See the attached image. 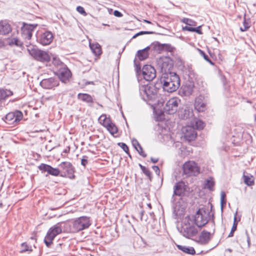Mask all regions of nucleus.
<instances>
[{
  "instance_id": "f257e3e1",
  "label": "nucleus",
  "mask_w": 256,
  "mask_h": 256,
  "mask_svg": "<svg viewBox=\"0 0 256 256\" xmlns=\"http://www.w3.org/2000/svg\"><path fill=\"white\" fill-rule=\"evenodd\" d=\"M162 88L164 91L172 92L176 91L180 86V79L174 72H170L163 74L161 78Z\"/></svg>"
},
{
  "instance_id": "f03ea898",
  "label": "nucleus",
  "mask_w": 256,
  "mask_h": 256,
  "mask_svg": "<svg viewBox=\"0 0 256 256\" xmlns=\"http://www.w3.org/2000/svg\"><path fill=\"white\" fill-rule=\"evenodd\" d=\"M195 225L193 216H188L182 220L180 232L185 238L192 239L198 235V232Z\"/></svg>"
},
{
  "instance_id": "7ed1b4c3",
  "label": "nucleus",
  "mask_w": 256,
  "mask_h": 256,
  "mask_svg": "<svg viewBox=\"0 0 256 256\" xmlns=\"http://www.w3.org/2000/svg\"><path fill=\"white\" fill-rule=\"evenodd\" d=\"M134 64L138 80L141 76L148 82L153 80L156 78V70L151 65L146 64L141 70L140 64L136 59L134 60Z\"/></svg>"
},
{
  "instance_id": "20e7f679",
  "label": "nucleus",
  "mask_w": 256,
  "mask_h": 256,
  "mask_svg": "<svg viewBox=\"0 0 256 256\" xmlns=\"http://www.w3.org/2000/svg\"><path fill=\"white\" fill-rule=\"evenodd\" d=\"M66 222H60L51 227L45 236L44 242L48 247L50 246L54 238L62 232H68Z\"/></svg>"
},
{
  "instance_id": "39448f33",
  "label": "nucleus",
  "mask_w": 256,
  "mask_h": 256,
  "mask_svg": "<svg viewBox=\"0 0 256 256\" xmlns=\"http://www.w3.org/2000/svg\"><path fill=\"white\" fill-rule=\"evenodd\" d=\"M140 95L147 102L154 101L157 98L158 89L152 84H140Z\"/></svg>"
},
{
  "instance_id": "423d86ee",
  "label": "nucleus",
  "mask_w": 256,
  "mask_h": 256,
  "mask_svg": "<svg viewBox=\"0 0 256 256\" xmlns=\"http://www.w3.org/2000/svg\"><path fill=\"white\" fill-rule=\"evenodd\" d=\"M68 232H76L88 228L90 225V218L80 216L72 222H66Z\"/></svg>"
},
{
  "instance_id": "0eeeda50",
  "label": "nucleus",
  "mask_w": 256,
  "mask_h": 256,
  "mask_svg": "<svg viewBox=\"0 0 256 256\" xmlns=\"http://www.w3.org/2000/svg\"><path fill=\"white\" fill-rule=\"evenodd\" d=\"M185 186L186 185L184 182H176L174 186V194L172 198V201L173 202L174 212L176 216L182 214L184 211V208L180 204V202H178V203L174 202L176 200L174 198V196H181L183 195L185 191Z\"/></svg>"
},
{
  "instance_id": "6e6552de",
  "label": "nucleus",
  "mask_w": 256,
  "mask_h": 256,
  "mask_svg": "<svg viewBox=\"0 0 256 256\" xmlns=\"http://www.w3.org/2000/svg\"><path fill=\"white\" fill-rule=\"evenodd\" d=\"M27 50L29 54L37 60L45 62H48L50 60V56L46 52L32 46L28 48Z\"/></svg>"
},
{
  "instance_id": "1a4fd4ad",
  "label": "nucleus",
  "mask_w": 256,
  "mask_h": 256,
  "mask_svg": "<svg viewBox=\"0 0 256 256\" xmlns=\"http://www.w3.org/2000/svg\"><path fill=\"white\" fill-rule=\"evenodd\" d=\"M208 219V213L203 208H200L193 217L194 224L198 228H202L206 224Z\"/></svg>"
},
{
  "instance_id": "9d476101",
  "label": "nucleus",
  "mask_w": 256,
  "mask_h": 256,
  "mask_svg": "<svg viewBox=\"0 0 256 256\" xmlns=\"http://www.w3.org/2000/svg\"><path fill=\"white\" fill-rule=\"evenodd\" d=\"M59 170L60 171V176L67 177L70 179L74 178V168L72 164L68 162H64L58 165Z\"/></svg>"
},
{
  "instance_id": "9b49d317",
  "label": "nucleus",
  "mask_w": 256,
  "mask_h": 256,
  "mask_svg": "<svg viewBox=\"0 0 256 256\" xmlns=\"http://www.w3.org/2000/svg\"><path fill=\"white\" fill-rule=\"evenodd\" d=\"M184 174L190 176H196L200 172V168L198 164L194 161L186 162L182 166Z\"/></svg>"
},
{
  "instance_id": "f8f14e48",
  "label": "nucleus",
  "mask_w": 256,
  "mask_h": 256,
  "mask_svg": "<svg viewBox=\"0 0 256 256\" xmlns=\"http://www.w3.org/2000/svg\"><path fill=\"white\" fill-rule=\"evenodd\" d=\"M36 26L32 24H24L22 28V36L25 40L26 45L27 46H28V45L31 44L30 40L32 38V32L36 28Z\"/></svg>"
},
{
  "instance_id": "ddd939ff",
  "label": "nucleus",
  "mask_w": 256,
  "mask_h": 256,
  "mask_svg": "<svg viewBox=\"0 0 256 256\" xmlns=\"http://www.w3.org/2000/svg\"><path fill=\"white\" fill-rule=\"evenodd\" d=\"M180 100L177 98H172L169 100L166 104L164 110L166 112L172 114L176 112L178 110Z\"/></svg>"
},
{
  "instance_id": "4468645a",
  "label": "nucleus",
  "mask_w": 256,
  "mask_h": 256,
  "mask_svg": "<svg viewBox=\"0 0 256 256\" xmlns=\"http://www.w3.org/2000/svg\"><path fill=\"white\" fill-rule=\"evenodd\" d=\"M22 113L18 110L8 114L5 116V122L8 124H14L19 122L22 118Z\"/></svg>"
},
{
  "instance_id": "2eb2a0df",
  "label": "nucleus",
  "mask_w": 256,
  "mask_h": 256,
  "mask_svg": "<svg viewBox=\"0 0 256 256\" xmlns=\"http://www.w3.org/2000/svg\"><path fill=\"white\" fill-rule=\"evenodd\" d=\"M54 39V34L50 31H45L37 37V41L42 46L50 44Z\"/></svg>"
},
{
  "instance_id": "dca6fc26",
  "label": "nucleus",
  "mask_w": 256,
  "mask_h": 256,
  "mask_svg": "<svg viewBox=\"0 0 256 256\" xmlns=\"http://www.w3.org/2000/svg\"><path fill=\"white\" fill-rule=\"evenodd\" d=\"M62 66L58 70L56 74L59 79L62 82L66 83L69 80L72 74L66 65Z\"/></svg>"
},
{
  "instance_id": "f3484780",
  "label": "nucleus",
  "mask_w": 256,
  "mask_h": 256,
  "mask_svg": "<svg viewBox=\"0 0 256 256\" xmlns=\"http://www.w3.org/2000/svg\"><path fill=\"white\" fill-rule=\"evenodd\" d=\"M182 132L184 138L188 141L194 140L197 135L194 128L190 126L183 127Z\"/></svg>"
},
{
  "instance_id": "a211bd4d",
  "label": "nucleus",
  "mask_w": 256,
  "mask_h": 256,
  "mask_svg": "<svg viewBox=\"0 0 256 256\" xmlns=\"http://www.w3.org/2000/svg\"><path fill=\"white\" fill-rule=\"evenodd\" d=\"M58 84V80L54 78L43 79L40 82V85L45 89H52Z\"/></svg>"
},
{
  "instance_id": "6ab92c4d",
  "label": "nucleus",
  "mask_w": 256,
  "mask_h": 256,
  "mask_svg": "<svg viewBox=\"0 0 256 256\" xmlns=\"http://www.w3.org/2000/svg\"><path fill=\"white\" fill-rule=\"evenodd\" d=\"M207 100L203 96L200 95L196 98L194 108L199 112H204L206 109Z\"/></svg>"
},
{
  "instance_id": "aec40b11",
  "label": "nucleus",
  "mask_w": 256,
  "mask_h": 256,
  "mask_svg": "<svg viewBox=\"0 0 256 256\" xmlns=\"http://www.w3.org/2000/svg\"><path fill=\"white\" fill-rule=\"evenodd\" d=\"M38 168L44 172H47L49 174L57 176H60V171L58 168H54L50 165L41 164L38 166Z\"/></svg>"
},
{
  "instance_id": "412c9836",
  "label": "nucleus",
  "mask_w": 256,
  "mask_h": 256,
  "mask_svg": "<svg viewBox=\"0 0 256 256\" xmlns=\"http://www.w3.org/2000/svg\"><path fill=\"white\" fill-rule=\"evenodd\" d=\"M12 30L10 24L6 20L0 21V35L8 34Z\"/></svg>"
},
{
  "instance_id": "4be33fe9",
  "label": "nucleus",
  "mask_w": 256,
  "mask_h": 256,
  "mask_svg": "<svg viewBox=\"0 0 256 256\" xmlns=\"http://www.w3.org/2000/svg\"><path fill=\"white\" fill-rule=\"evenodd\" d=\"M150 49V46H147L146 48L139 50L137 52L136 56L140 60H144L146 59L148 56V50Z\"/></svg>"
},
{
  "instance_id": "5701e85b",
  "label": "nucleus",
  "mask_w": 256,
  "mask_h": 256,
  "mask_svg": "<svg viewBox=\"0 0 256 256\" xmlns=\"http://www.w3.org/2000/svg\"><path fill=\"white\" fill-rule=\"evenodd\" d=\"M179 116L181 118L187 119L192 116V110L190 108H186L180 110Z\"/></svg>"
},
{
  "instance_id": "b1692460",
  "label": "nucleus",
  "mask_w": 256,
  "mask_h": 256,
  "mask_svg": "<svg viewBox=\"0 0 256 256\" xmlns=\"http://www.w3.org/2000/svg\"><path fill=\"white\" fill-rule=\"evenodd\" d=\"M210 232H208L206 230H203L200 236H199V240L202 244H206L208 241L210 240Z\"/></svg>"
},
{
  "instance_id": "393cba45",
  "label": "nucleus",
  "mask_w": 256,
  "mask_h": 256,
  "mask_svg": "<svg viewBox=\"0 0 256 256\" xmlns=\"http://www.w3.org/2000/svg\"><path fill=\"white\" fill-rule=\"evenodd\" d=\"M90 47L92 52L96 56H100L102 52L101 46L98 42L94 44H92L90 42Z\"/></svg>"
},
{
  "instance_id": "a878e982",
  "label": "nucleus",
  "mask_w": 256,
  "mask_h": 256,
  "mask_svg": "<svg viewBox=\"0 0 256 256\" xmlns=\"http://www.w3.org/2000/svg\"><path fill=\"white\" fill-rule=\"evenodd\" d=\"M78 100L88 104L93 102V99L91 96L87 94H79L78 96Z\"/></svg>"
},
{
  "instance_id": "bb28decb",
  "label": "nucleus",
  "mask_w": 256,
  "mask_h": 256,
  "mask_svg": "<svg viewBox=\"0 0 256 256\" xmlns=\"http://www.w3.org/2000/svg\"><path fill=\"white\" fill-rule=\"evenodd\" d=\"M177 247L180 250L188 254H194L196 252L194 248L192 246L178 245Z\"/></svg>"
},
{
  "instance_id": "cd10ccee",
  "label": "nucleus",
  "mask_w": 256,
  "mask_h": 256,
  "mask_svg": "<svg viewBox=\"0 0 256 256\" xmlns=\"http://www.w3.org/2000/svg\"><path fill=\"white\" fill-rule=\"evenodd\" d=\"M98 120L99 122L105 128L111 122L110 118L107 117L105 114H102Z\"/></svg>"
},
{
  "instance_id": "c85d7f7f",
  "label": "nucleus",
  "mask_w": 256,
  "mask_h": 256,
  "mask_svg": "<svg viewBox=\"0 0 256 256\" xmlns=\"http://www.w3.org/2000/svg\"><path fill=\"white\" fill-rule=\"evenodd\" d=\"M8 43L10 46H20L22 45V42L17 38H8Z\"/></svg>"
},
{
  "instance_id": "c756f323",
  "label": "nucleus",
  "mask_w": 256,
  "mask_h": 256,
  "mask_svg": "<svg viewBox=\"0 0 256 256\" xmlns=\"http://www.w3.org/2000/svg\"><path fill=\"white\" fill-rule=\"evenodd\" d=\"M154 50L158 53L161 52L166 46V44H161L158 42L154 43L152 45Z\"/></svg>"
},
{
  "instance_id": "7c9ffc66",
  "label": "nucleus",
  "mask_w": 256,
  "mask_h": 256,
  "mask_svg": "<svg viewBox=\"0 0 256 256\" xmlns=\"http://www.w3.org/2000/svg\"><path fill=\"white\" fill-rule=\"evenodd\" d=\"M107 130L112 135L116 134L118 132V128L116 125L112 122L108 123V126H106Z\"/></svg>"
},
{
  "instance_id": "2f4dec72",
  "label": "nucleus",
  "mask_w": 256,
  "mask_h": 256,
  "mask_svg": "<svg viewBox=\"0 0 256 256\" xmlns=\"http://www.w3.org/2000/svg\"><path fill=\"white\" fill-rule=\"evenodd\" d=\"M12 95V92L8 90L0 89V100Z\"/></svg>"
},
{
  "instance_id": "473e14b6",
  "label": "nucleus",
  "mask_w": 256,
  "mask_h": 256,
  "mask_svg": "<svg viewBox=\"0 0 256 256\" xmlns=\"http://www.w3.org/2000/svg\"><path fill=\"white\" fill-rule=\"evenodd\" d=\"M52 64L54 66H56L57 68V69L58 70L60 68L62 67V65H65L64 63H62L59 58L54 56L52 60Z\"/></svg>"
},
{
  "instance_id": "72a5a7b5",
  "label": "nucleus",
  "mask_w": 256,
  "mask_h": 256,
  "mask_svg": "<svg viewBox=\"0 0 256 256\" xmlns=\"http://www.w3.org/2000/svg\"><path fill=\"white\" fill-rule=\"evenodd\" d=\"M244 182L246 185L251 186L254 184V180L252 176H244Z\"/></svg>"
},
{
  "instance_id": "f704fd0d",
  "label": "nucleus",
  "mask_w": 256,
  "mask_h": 256,
  "mask_svg": "<svg viewBox=\"0 0 256 256\" xmlns=\"http://www.w3.org/2000/svg\"><path fill=\"white\" fill-rule=\"evenodd\" d=\"M214 186V182L212 179L207 180L204 184V188L212 190Z\"/></svg>"
},
{
  "instance_id": "c9c22d12",
  "label": "nucleus",
  "mask_w": 256,
  "mask_h": 256,
  "mask_svg": "<svg viewBox=\"0 0 256 256\" xmlns=\"http://www.w3.org/2000/svg\"><path fill=\"white\" fill-rule=\"evenodd\" d=\"M198 51L199 52L200 54L210 64L212 65H214V63L212 62V61L210 60L208 56L202 50H201L198 49Z\"/></svg>"
},
{
  "instance_id": "e433bc0d",
  "label": "nucleus",
  "mask_w": 256,
  "mask_h": 256,
  "mask_svg": "<svg viewBox=\"0 0 256 256\" xmlns=\"http://www.w3.org/2000/svg\"><path fill=\"white\" fill-rule=\"evenodd\" d=\"M204 123L200 120H195V126L197 129L202 130L204 127Z\"/></svg>"
},
{
  "instance_id": "4c0bfd02",
  "label": "nucleus",
  "mask_w": 256,
  "mask_h": 256,
  "mask_svg": "<svg viewBox=\"0 0 256 256\" xmlns=\"http://www.w3.org/2000/svg\"><path fill=\"white\" fill-rule=\"evenodd\" d=\"M183 23L189 26H196V22L191 19L188 18H184L181 20Z\"/></svg>"
},
{
  "instance_id": "58836bf2",
  "label": "nucleus",
  "mask_w": 256,
  "mask_h": 256,
  "mask_svg": "<svg viewBox=\"0 0 256 256\" xmlns=\"http://www.w3.org/2000/svg\"><path fill=\"white\" fill-rule=\"evenodd\" d=\"M226 195L225 192H222L220 194V205L222 209L224 205L226 203Z\"/></svg>"
},
{
  "instance_id": "ea45409f",
  "label": "nucleus",
  "mask_w": 256,
  "mask_h": 256,
  "mask_svg": "<svg viewBox=\"0 0 256 256\" xmlns=\"http://www.w3.org/2000/svg\"><path fill=\"white\" fill-rule=\"evenodd\" d=\"M140 166L141 170H142L143 172L148 177L150 178L151 176V172L150 170L146 168L145 166H142V164H140Z\"/></svg>"
},
{
  "instance_id": "a19ab883",
  "label": "nucleus",
  "mask_w": 256,
  "mask_h": 256,
  "mask_svg": "<svg viewBox=\"0 0 256 256\" xmlns=\"http://www.w3.org/2000/svg\"><path fill=\"white\" fill-rule=\"evenodd\" d=\"M243 24L244 28L241 27L240 28V30L242 32L246 31L250 27L249 24L246 21L245 19L244 20Z\"/></svg>"
},
{
  "instance_id": "79ce46f5",
  "label": "nucleus",
  "mask_w": 256,
  "mask_h": 256,
  "mask_svg": "<svg viewBox=\"0 0 256 256\" xmlns=\"http://www.w3.org/2000/svg\"><path fill=\"white\" fill-rule=\"evenodd\" d=\"M118 145L126 153L128 152V148L126 144L123 142L118 143Z\"/></svg>"
},
{
  "instance_id": "37998d69",
  "label": "nucleus",
  "mask_w": 256,
  "mask_h": 256,
  "mask_svg": "<svg viewBox=\"0 0 256 256\" xmlns=\"http://www.w3.org/2000/svg\"><path fill=\"white\" fill-rule=\"evenodd\" d=\"M242 136L243 137H246L247 139L246 140V142L248 144L252 143V136L250 134H248L247 132H244L243 134H242Z\"/></svg>"
},
{
  "instance_id": "c03bdc74",
  "label": "nucleus",
  "mask_w": 256,
  "mask_h": 256,
  "mask_svg": "<svg viewBox=\"0 0 256 256\" xmlns=\"http://www.w3.org/2000/svg\"><path fill=\"white\" fill-rule=\"evenodd\" d=\"M138 154L142 156V157L145 158L146 156V154L144 152L143 149L141 146H140L139 147L137 148V149H136Z\"/></svg>"
},
{
  "instance_id": "a18cd8bd",
  "label": "nucleus",
  "mask_w": 256,
  "mask_h": 256,
  "mask_svg": "<svg viewBox=\"0 0 256 256\" xmlns=\"http://www.w3.org/2000/svg\"><path fill=\"white\" fill-rule=\"evenodd\" d=\"M154 32H148V31H141L137 34H136L135 35H134L132 37L133 38H136L138 36L144 34H153Z\"/></svg>"
},
{
  "instance_id": "49530a36",
  "label": "nucleus",
  "mask_w": 256,
  "mask_h": 256,
  "mask_svg": "<svg viewBox=\"0 0 256 256\" xmlns=\"http://www.w3.org/2000/svg\"><path fill=\"white\" fill-rule=\"evenodd\" d=\"M187 72H186L188 73V75L189 76H194V70L192 67V66H188L187 68Z\"/></svg>"
},
{
  "instance_id": "de8ad7c7",
  "label": "nucleus",
  "mask_w": 256,
  "mask_h": 256,
  "mask_svg": "<svg viewBox=\"0 0 256 256\" xmlns=\"http://www.w3.org/2000/svg\"><path fill=\"white\" fill-rule=\"evenodd\" d=\"M76 10L79 12L80 13V14H82L84 16H86V12L84 10V8L83 7L81 6H77L76 8Z\"/></svg>"
},
{
  "instance_id": "09e8293b",
  "label": "nucleus",
  "mask_w": 256,
  "mask_h": 256,
  "mask_svg": "<svg viewBox=\"0 0 256 256\" xmlns=\"http://www.w3.org/2000/svg\"><path fill=\"white\" fill-rule=\"evenodd\" d=\"M21 247H22V250H21L22 252H26V251L31 250L29 249V248L26 243H24V242L22 243L21 245Z\"/></svg>"
},
{
  "instance_id": "8fccbe9b",
  "label": "nucleus",
  "mask_w": 256,
  "mask_h": 256,
  "mask_svg": "<svg viewBox=\"0 0 256 256\" xmlns=\"http://www.w3.org/2000/svg\"><path fill=\"white\" fill-rule=\"evenodd\" d=\"M237 214V212L236 213V214H235V216H234V223H233V225H232V229L231 230L232 231V232H235L236 230V228H237V223L236 222V215Z\"/></svg>"
},
{
  "instance_id": "3c124183",
  "label": "nucleus",
  "mask_w": 256,
  "mask_h": 256,
  "mask_svg": "<svg viewBox=\"0 0 256 256\" xmlns=\"http://www.w3.org/2000/svg\"><path fill=\"white\" fill-rule=\"evenodd\" d=\"M132 144L135 149H137L140 145L136 139H133L132 140Z\"/></svg>"
},
{
  "instance_id": "603ef678",
  "label": "nucleus",
  "mask_w": 256,
  "mask_h": 256,
  "mask_svg": "<svg viewBox=\"0 0 256 256\" xmlns=\"http://www.w3.org/2000/svg\"><path fill=\"white\" fill-rule=\"evenodd\" d=\"M114 14L116 17H122V14L117 10L114 11Z\"/></svg>"
},
{
  "instance_id": "864d4df0",
  "label": "nucleus",
  "mask_w": 256,
  "mask_h": 256,
  "mask_svg": "<svg viewBox=\"0 0 256 256\" xmlns=\"http://www.w3.org/2000/svg\"><path fill=\"white\" fill-rule=\"evenodd\" d=\"M183 30L188 31V32H192L193 30H194V28L186 26L183 28Z\"/></svg>"
},
{
  "instance_id": "5fc2aeb1",
  "label": "nucleus",
  "mask_w": 256,
  "mask_h": 256,
  "mask_svg": "<svg viewBox=\"0 0 256 256\" xmlns=\"http://www.w3.org/2000/svg\"><path fill=\"white\" fill-rule=\"evenodd\" d=\"M200 26L196 27V28H194V30H193L192 32H196V33H198V34H202V32L200 30Z\"/></svg>"
},
{
  "instance_id": "6e6d98bb",
  "label": "nucleus",
  "mask_w": 256,
  "mask_h": 256,
  "mask_svg": "<svg viewBox=\"0 0 256 256\" xmlns=\"http://www.w3.org/2000/svg\"><path fill=\"white\" fill-rule=\"evenodd\" d=\"M88 163V160L86 159H85L84 158H82L81 160V164L83 166H85Z\"/></svg>"
},
{
  "instance_id": "4d7b16f0",
  "label": "nucleus",
  "mask_w": 256,
  "mask_h": 256,
  "mask_svg": "<svg viewBox=\"0 0 256 256\" xmlns=\"http://www.w3.org/2000/svg\"><path fill=\"white\" fill-rule=\"evenodd\" d=\"M153 170L156 172L157 174H158L160 172V169L159 168L158 166H152Z\"/></svg>"
},
{
  "instance_id": "13d9d810",
  "label": "nucleus",
  "mask_w": 256,
  "mask_h": 256,
  "mask_svg": "<svg viewBox=\"0 0 256 256\" xmlns=\"http://www.w3.org/2000/svg\"><path fill=\"white\" fill-rule=\"evenodd\" d=\"M246 237H247V242H248V246H250V238L247 232H246Z\"/></svg>"
},
{
  "instance_id": "bf43d9fd",
  "label": "nucleus",
  "mask_w": 256,
  "mask_h": 256,
  "mask_svg": "<svg viewBox=\"0 0 256 256\" xmlns=\"http://www.w3.org/2000/svg\"><path fill=\"white\" fill-rule=\"evenodd\" d=\"M150 160H151L152 162L153 163H156L158 162V158H151Z\"/></svg>"
},
{
  "instance_id": "052dcab7",
  "label": "nucleus",
  "mask_w": 256,
  "mask_h": 256,
  "mask_svg": "<svg viewBox=\"0 0 256 256\" xmlns=\"http://www.w3.org/2000/svg\"><path fill=\"white\" fill-rule=\"evenodd\" d=\"M4 42L3 40L0 39V48H2L4 46Z\"/></svg>"
},
{
  "instance_id": "680f3d73",
  "label": "nucleus",
  "mask_w": 256,
  "mask_h": 256,
  "mask_svg": "<svg viewBox=\"0 0 256 256\" xmlns=\"http://www.w3.org/2000/svg\"><path fill=\"white\" fill-rule=\"evenodd\" d=\"M234 232H232V231L231 230V231H230V233L229 234H228V237H232V236H233V235H234Z\"/></svg>"
},
{
  "instance_id": "e2e57ef3",
  "label": "nucleus",
  "mask_w": 256,
  "mask_h": 256,
  "mask_svg": "<svg viewBox=\"0 0 256 256\" xmlns=\"http://www.w3.org/2000/svg\"><path fill=\"white\" fill-rule=\"evenodd\" d=\"M144 22H147V23H148V24L150 23V21L147 20H145Z\"/></svg>"
},
{
  "instance_id": "0e129e2a",
  "label": "nucleus",
  "mask_w": 256,
  "mask_h": 256,
  "mask_svg": "<svg viewBox=\"0 0 256 256\" xmlns=\"http://www.w3.org/2000/svg\"><path fill=\"white\" fill-rule=\"evenodd\" d=\"M31 239L34 240L35 239L34 236H32Z\"/></svg>"
},
{
  "instance_id": "69168bd1",
  "label": "nucleus",
  "mask_w": 256,
  "mask_h": 256,
  "mask_svg": "<svg viewBox=\"0 0 256 256\" xmlns=\"http://www.w3.org/2000/svg\"><path fill=\"white\" fill-rule=\"evenodd\" d=\"M254 120L256 121V114L254 116Z\"/></svg>"
}]
</instances>
